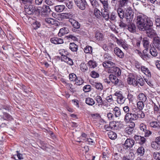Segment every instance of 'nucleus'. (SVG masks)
Instances as JSON below:
<instances>
[{
	"instance_id": "774afa93",
	"label": "nucleus",
	"mask_w": 160,
	"mask_h": 160,
	"mask_svg": "<svg viewBox=\"0 0 160 160\" xmlns=\"http://www.w3.org/2000/svg\"><path fill=\"white\" fill-rule=\"evenodd\" d=\"M158 144L157 142H156V140H155V141L152 142L151 145L152 148L156 150L158 149Z\"/></svg>"
},
{
	"instance_id": "ea45409f",
	"label": "nucleus",
	"mask_w": 160,
	"mask_h": 160,
	"mask_svg": "<svg viewBox=\"0 0 160 160\" xmlns=\"http://www.w3.org/2000/svg\"><path fill=\"white\" fill-rule=\"evenodd\" d=\"M95 99L97 101V102L98 106L102 105L103 104L101 97L99 96H97L95 98Z\"/></svg>"
},
{
	"instance_id": "39448f33",
	"label": "nucleus",
	"mask_w": 160,
	"mask_h": 160,
	"mask_svg": "<svg viewBox=\"0 0 160 160\" xmlns=\"http://www.w3.org/2000/svg\"><path fill=\"white\" fill-rule=\"evenodd\" d=\"M114 95L117 97V102L119 104H122L124 103L127 98L123 96L121 92H116Z\"/></svg>"
},
{
	"instance_id": "c756f323",
	"label": "nucleus",
	"mask_w": 160,
	"mask_h": 160,
	"mask_svg": "<svg viewBox=\"0 0 160 160\" xmlns=\"http://www.w3.org/2000/svg\"><path fill=\"white\" fill-rule=\"evenodd\" d=\"M95 37L97 40L98 41H102L103 40L104 36L103 34L100 32H96L95 33Z\"/></svg>"
},
{
	"instance_id": "dca6fc26",
	"label": "nucleus",
	"mask_w": 160,
	"mask_h": 160,
	"mask_svg": "<svg viewBox=\"0 0 160 160\" xmlns=\"http://www.w3.org/2000/svg\"><path fill=\"white\" fill-rule=\"evenodd\" d=\"M60 16L63 19H72L73 14L71 12L63 13L60 14Z\"/></svg>"
},
{
	"instance_id": "a878e982",
	"label": "nucleus",
	"mask_w": 160,
	"mask_h": 160,
	"mask_svg": "<svg viewBox=\"0 0 160 160\" xmlns=\"http://www.w3.org/2000/svg\"><path fill=\"white\" fill-rule=\"evenodd\" d=\"M108 9H103V11L102 10L101 12V15L105 18L106 20H108L109 18V13L108 10Z\"/></svg>"
},
{
	"instance_id": "6e6d98bb",
	"label": "nucleus",
	"mask_w": 160,
	"mask_h": 160,
	"mask_svg": "<svg viewBox=\"0 0 160 160\" xmlns=\"http://www.w3.org/2000/svg\"><path fill=\"white\" fill-rule=\"evenodd\" d=\"M75 81V83L78 85H82L83 82V80L80 77L77 78Z\"/></svg>"
},
{
	"instance_id": "412c9836",
	"label": "nucleus",
	"mask_w": 160,
	"mask_h": 160,
	"mask_svg": "<svg viewBox=\"0 0 160 160\" xmlns=\"http://www.w3.org/2000/svg\"><path fill=\"white\" fill-rule=\"evenodd\" d=\"M102 65L104 67L111 69V68L115 66V64L111 61H108L106 62H103Z\"/></svg>"
},
{
	"instance_id": "f3484780",
	"label": "nucleus",
	"mask_w": 160,
	"mask_h": 160,
	"mask_svg": "<svg viewBox=\"0 0 160 160\" xmlns=\"http://www.w3.org/2000/svg\"><path fill=\"white\" fill-rule=\"evenodd\" d=\"M69 22L75 29H78L80 27V24L76 20L74 19L69 20ZM75 30V29H74Z\"/></svg>"
},
{
	"instance_id": "c85d7f7f",
	"label": "nucleus",
	"mask_w": 160,
	"mask_h": 160,
	"mask_svg": "<svg viewBox=\"0 0 160 160\" xmlns=\"http://www.w3.org/2000/svg\"><path fill=\"white\" fill-rule=\"evenodd\" d=\"M65 6L63 5H57L54 7V9L57 12H61L63 11Z\"/></svg>"
},
{
	"instance_id": "1a4fd4ad",
	"label": "nucleus",
	"mask_w": 160,
	"mask_h": 160,
	"mask_svg": "<svg viewBox=\"0 0 160 160\" xmlns=\"http://www.w3.org/2000/svg\"><path fill=\"white\" fill-rule=\"evenodd\" d=\"M51 11L49 6L47 5H43L41 9L42 15L45 17L48 16Z\"/></svg>"
},
{
	"instance_id": "de8ad7c7",
	"label": "nucleus",
	"mask_w": 160,
	"mask_h": 160,
	"mask_svg": "<svg viewBox=\"0 0 160 160\" xmlns=\"http://www.w3.org/2000/svg\"><path fill=\"white\" fill-rule=\"evenodd\" d=\"M11 108L8 105H2L0 107V110H2L3 112L5 111H11Z\"/></svg>"
},
{
	"instance_id": "864d4df0",
	"label": "nucleus",
	"mask_w": 160,
	"mask_h": 160,
	"mask_svg": "<svg viewBox=\"0 0 160 160\" xmlns=\"http://www.w3.org/2000/svg\"><path fill=\"white\" fill-rule=\"evenodd\" d=\"M144 102L139 101L137 103V107L139 110H142L144 107Z\"/></svg>"
},
{
	"instance_id": "338daca9",
	"label": "nucleus",
	"mask_w": 160,
	"mask_h": 160,
	"mask_svg": "<svg viewBox=\"0 0 160 160\" xmlns=\"http://www.w3.org/2000/svg\"><path fill=\"white\" fill-rule=\"evenodd\" d=\"M91 76L93 78H96L99 77V75L96 72L93 71L91 72Z\"/></svg>"
},
{
	"instance_id": "e2e57ef3",
	"label": "nucleus",
	"mask_w": 160,
	"mask_h": 160,
	"mask_svg": "<svg viewBox=\"0 0 160 160\" xmlns=\"http://www.w3.org/2000/svg\"><path fill=\"white\" fill-rule=\"evenodd\" d=\"M77 78L76 74L73 73L70 74L69 75V79L72 81H75Z\"/></svg>"
},
{
	"instance_id": "7ed1b4c3",
	"label": "nucleus",
	"mask_w": 160,
	"mask_h": 160,
	"mask_svg": "<svg viewBox=\"0 0 160 160\" xmlns=\"http://www.w3.org/2000/svg\"><path fill=\"white\" fill-rule=\"evenodd\" d=\"M109 80L111 82L114 84V85L120 87L123 86L124 83L120 79H118L117 77L113 74H110L109 77Z\"/></svg>"
},
{
	"instance_id": "9d476101",
	"label": "nucleus",
	"mask_w": 160,
	"mask_h": 160,
	"mask_svg": "<svg viewBox=\"0 0 160 160\" xmlns=\"http://www.w3.org/2000/svg\"><path fill=\"white\" fill-rule=\"evenodd\" d=\"M25 12L28 14L31 15L36 11L35 7L32 5H26L24 7Z\"/></svg>"
},
{
	"instance_id": "e433bc0d",
	"label": "nucleus",
	"mask_w": 160,
	"mask_h": 160,
	"mask_svg": "<svg viewBox=\"0 0 160 160\" xmlns=\"http://www.w3.org/2000/svg\"><path fill=\"white\" fill-rule=\"evenodd\" d=\"M145 152V149L143 147L140 146L138 148L137 151V153L138 155L142 156Z\"/></svg>"
},
{
	"instance_id": "2f4dec72",
	"label": "nucleus",
	"mask_w": 160,
	"mask_h": 160,
	"mask_svg": "<svg viewBox=\"0 0 160 160\" xmlns=\"http://www.w3.org/2000/svg\"><path fill=\"white\" fill-rule=\"evenodd\" d=\"M150 52L152 55L154 57L158 55V52L156 49L154 47H152L150 45Z\"/></svg>"
},
{
	"instance_id": "f8f14e48",
	"label": "nucleus",
	"mask_w": 160,
	"mask_h": 160,
	"mask_svg": "<svg viewBox=\"0 0 160 160\" xmlns=\"http://www.w3.org/2000/svg\"><path fill=\"white\" fill-rule=\"evenodd\" d=\"M128 22L127 24V28L131 32H136V28L135 24L131 22Z\"/></svg>"
},
{
	"instance_id": "a211bd4d",
	"label": "nucleus",
	"mask_w": 160,
	"mask_h": 160,
	"mask_svg": "<svg viewBox=\"0 0 160 160\" xmlns=\"http://www.w3.org/2000/svg\"><path fill=\"white\" fill-rule=\"evenodd\" d=\"M153 43L156 48L160 51V38L157 36L153 39Z\"/></svg>"
},
{
	"instance_id": "a19ab883",
	"label": "nucleus",
	"mask_w": 160,
	"mask_h": 160,
	"mask_svg": "<svg viewBox=\"0 0 160 160\" xmlns=\"http://www.w3.org/2000/svg\"><path fill=\"white\" fill-rule=\"evenodd\" d=\"M86 103L87 104L90 105L92 106L95 103V102L94 100L90 98H87L86 99Z\"/></svg>"
},
{
	"instance_id": "052dcab7",
	"label": "nucleus",
	"mask_w": 160,
	"mask_h": 160,
	"mask_svg": "<svg viewBox=\"0 0 160 160\" xmlns=\"http://www.w3.org/2000/svg\"><path fill=\"white\" fill-rule=\"evenodd\" d=\"M91 86L89 85H87L85 86L83 88V91L85 92H89L91 90Z\"/></svg>"
},
{
	"instance_id": "49530a36",
	"label": "nucleus",
	"mask_w": 160,
	"mask_h": 160,
	"mask_svg": "<svg viewBox=\"0 0 160 160\" xmlns=\"http://www.w3.org/2000/svg\"><path fill=\"white\" fill-rule=\"evenodd\" d=\"M108 136L111 139H115L117 138L116 134L112 131L109 132L108 133Z\"/></svg>"
},
{
	"instance_id": "4c0bfd02",
	"label": "nucleus",
	"mask_w": 160,
	"mask_h": 160,
	"mask_svg": "<svg viewBox=\"0 0 160 160\" xmlns=\"http://www.w3.org/2000/svg\"><path fill=\"white\" fill-rule=\"evenodd\" d=\"M89 68H94L97 66V64L96 62L93 60H90L88 63Z\"/></svg>"
},
{
	"instance_id": "ddd939ff",
	"label": "nucleus",
	"mask_w": 160,
	"mask_h": 160,
	"mask_svg": "<svg viewBox=\"0 0 160 160\" xmlns=\"http://www.w3.org/2000/svg\"><path fill=\"white\" fill-rule=\"evenodd\" d=\"M134 139L137 143L141 145H142L146 142V139L143 137L135 135L134 137Z\"/></svg>"
},
{
	"instance_id": "69168bd1",
	"label": "nucleus",
	"mask_w": 160,
	"mask_h": 160,
	"mask_svg": "<svg viewBox=\"0 0 160 160\" xmlns=\"http://www.w3.org/2000/svg\"><path fill=\"white\" fill-rule=\"evenodd\" d=\"M110 127L112 129H117V127L116 125V122L115 121H112L109 123Z\"/></svg>"
},
{
	"instance_id": "bb28decb",
	"label": "nucleus",
	"mask_w": 160,
	"mask_h": 160,
	"mask_svg": "<svg viewBox=\"0 0 160 160\" xmlns=\"http://www.w3.org/2000/svg\"><path fill=\"white\" fill-rule=\"evenodd\" d=\"M150 125L151 127L157 129H160V123L156 121H152L150 122Z\"/></svg>"
},
{
	"instance_id": "603ef678",
	"label": "nucleus",
	"mask_w": 160,
	"mask_h": 160,
	"mask_svg": "<svg viewBox=\"0 0 160 160\" xmlns=\"http://www.w3.org/2000/svg\"><path fill=\"white\" fill-rule=\"evenodd\" d=\"M84 50L86 53H91L92 52V48L90 46H87L84 48Z\"/></svg>"
},
{
	"instance_id": "b1692460",
	"label": "nucleus",
	"mask_w": 160,
	"mask_h": 160,
	"mask_svg": "<svg viewBox=\"0 0 160 160\" xmlns=\"http://www.w3.org/2000/svg\"><path fill=\"white\" fill-rule=\"evenodd\" d=\"M45 22L50 25H54L57 20L51 18L47 17L44 19Z\"/></svg>"
},
{
	"instance_id": "5701e85b",
	"label": "nucleus",
	"mask_w": 160,
	"mask_h": 160,
	"mask_svg": "<svg viewBox=\"0 0 160 160\" xmlns=\"http://www.w3.org/2000/svg\"><path fill=\"white\" fill-rule=\"evenodd\" d=\"M122 7H118L117 9V12L119 17L121 19H123L124 16V12L123 9L122 8Z\"/></svg>"
},
{
	"instance_id": "4be33fe9",
	"label": "nucleus",
	"mask_w": 160,
	"mask_h": 160,
	"mask_svg": "<svg viewBox=\"0 0 160 160\" xmlns=\"http://www.w3.org/2000/svg\"><path fill=\"white\" fill-rule=\"evenodd\" d=\"M69 32L68 29L66 27H63L60 29L58 35L59 37H61L68 33Z\"/></svg>"
},
{
	"instance_id": "9b49d317",
	"label": "nucleus",
	"mask_w": 160,
	"mask_h": 160,
	"mask_svg": "<svg viewBox=\"0 0 160 160\" xmlns=\"http://www.w3.org/2000/svg\"><path fill=\"white\" fill-rule=\"evenodd\" d=\"M116 1L118 3V6L122 8L126 6L129 2V0H112L111 3L112 4H115Z\"/></svg>"
},
{
	"instance_id": "f03ea898",
	"label": "nucleus",
	"mask_w": 160,
	"mask_h": 160,
	"mask_svg": "<svg viewBox=\"0 0 160 160\" xmlns=\"http://www.w3.org/2000/svg\"><path fill=\"white\" fill-rule=\"evenodd\" d=\"M59 53L61 55V61H64L70 66H72L73 64L72 60L68 57V56L69 54L67 51H65L63 49Z\"/></svg>"
},
{
	"instance_id": "680f3d73",
	"label": "nucleus",
	"mask_w": 160,
	"mask_h": 160,
	"mask_svg": "<svg viewBox=\"0 0 160 160\" xmlns=\"http://www.w3.org/2000/svg\"><path fill=\"white\" fill-rule=\"evenodd\" d=\"M80 68L82 72H85L88 70L86 65L84 63H82L80 65Z\"/></svg>"
},
{
	"instance_id": "0e129e2a",
	"label": "nucleus",
	"mask_w": 160,
	"mask_h": 160,
	"mask_svg": "<svg viewBox=\"0 0 160 160\" xmlns=\"http://www.w3.org/2000/svg\"><path fill=\"white\" fill-rule=\"evenodd\" d=\"M139 128L142 131L144 132L147 130L146 126L144 123H142L139 125Z\"/></svg>"
},
{
	"instance_id": "4468645a",
	"label": "nucleus",
	"mask_w": 160,
	"mask_h": 160,
	"mask_svg": "<svg viewBox=\"0 0 160 160\" xmlns=\"http://www.w3.org/2000/svg\"><path fill=\"white\" fill-rule=\"evenodd\" d=\"M110 72L112 73H114L117 76H120L121 74V69L115 67L111 68V69H109Z\"/></svg>"
},
{
	"instance_id": "3c124183",
	"label": "nucleus",
	"mask_w": 160,
	"mask_h": 160,
	"mask_svg": "<svg viewBox=\"0 0 160 160\" xmlns=\"http://www.w3.org/2000/svg\"><path fill=\"white\" fill-rule=\"evenodd\" d=\"M152 157L156 160H160V152H154L152 153Z\"/></svg>"
},
{
	"instance_id": "6ab92c4d",
	"label": "nucleus",
	"mask_w": 160,
	"mask_h": 160,
	"mask_svg": "<svg viewBox=\"0 0 160 160\" xmlns=\"http://www.w3.org/2000/svg\"><path fill=\"white\" fill-rule=\"evenodd\" d=\"M50 41L54 44H60L63 43V39L55 37L51 38Z\"/></svg>"
},
{
	"instance_id": "0eeeda50",
	"label": "nucleus",
	"mask_w": 160,
	"mask_h": 160,
	"mask_svg": "<svg viewBox=\"0 0 160 160\" xmlns=\"http://www.w3.org/2000/svg\"><path fill=\"white\" fill-rule=\"evenodd\" d=\"M77 6L80 9L84 10L86 8V5L87 3L86 0H74Z\"/></svg>"
},
{
	"instance_id": "2eb2a0df",
	"label": "nucleus",
	"mask_w": 160,
	"mask_h": 160,
	"mask_svg": "<svg viewBox=\"0 0 160 160\" xmlns=\"http://www.w3.org/2000/svg\"><path fill=\"white\" fill-rule=\"evenodd\" d=\"M128 84H132L134 86H136L138 85V82H137V80L134 78V77L133 76H129L127 80Z\"/></svg>"
},
{
	"instance_id": "f257e3e1",
	"label": "nucleus",
	"mask_w": 160,
	"mask_h": 160,
	"mask_svg": "<svg viewBox=\"0 0 160 160\" xmlns=\"http://www.w3.org/2000/svg\"><path fill=\"white\" fill-rule=\"evenodd\" d=\"M136 23L139 30L142 31H145L147 27L153 25L152 21L147 16L143 14L137 16Z\"/></svg>"
},
{
	"instance_id": "13d9d810",
	"label": "nucleus",
	"mask_w": 160,
	"mask_h": 160,
	"mask_svg": "<svg viewBox=\"0 0 160 160\" xmlns=\"http://www.w3.org/2000/svg\"><path fill=\"white\" fill-rule=\"evenodd\" d=\"M122 20V19H121L120 20V22H119V26L122 28H127V24L124 22Z\"/></svg>"
},
{
	"instance_id": "8fccbe9b",
	"label": "nucleus",
	"mask_w": 160,
	"mask_h": 160,
	"mask_svg": "<svg viewBox=\"0 0 160 160\" xmlns=\"http://www.w3.org/2000/svg\"><path fill=\"white\" fill-rule=\"evenodd\" d=\"M94 13L95 17L98 18H100L102 16L100 10L97 8H95L94 10Z\"/></svg>"
},
{
	"instance_id": "a18cd8bd",
	"label": "nucleus",
	"mask_w": 160,
	"mask_h": 160,
	"mask_svg": "<svg viewBox=\"0 0 160 160\" xmlns=\"http://www.w3.org/2000/svg\"><path fill=\"white\" fill-rule=\"evenodd\" d=\"M103 58L105 60L104 62H106L108 61H112L113 59L112 58L108 53L105 54L103 56Z\"/></svg>"
},
{
	"instance_id": "09e8293b",
	"label": "nucleus",
	"mask_w": 160,
	"mask_h": 160,
	"mask_svg": "<svg viewBox=\"0 0 160 160\" xmlns=\"http://www.w3.org/2000/svg\"><path fill=\"white\" fill-rule=\"evenodd\" d=\"M3 113L4 116V117H3L4 118V119H5V121H11L13 119L12 117L9 114L5 112H3Z\"/></svg>"
},
{
	"instance_id": "bf43d9fd",
	"label": "nucleus",
	"mask_w": 160,
	"mask_h": 160,
	"mask_svg": "<svg viewBox=\"0 0 160 160\" xmlns=\"http://www.w3.org/2000/svg\"><path fill=\"white\" fill-rule=\"evenodd\" d=\"M44 2L48 6H52L55 4L54 0H44Z\"/></svg>"
},
{
	"instance_id": "79ce46f5",
	"label": "nucleus",
	"mask_w": 160,
	"mask_h": 160,
	"mask_svg": "<svg viewBox=\"0 0 160 160\" xmlns=\"http://www.w3.org/2000/svg\"><path fill=\"white\" fill-rule=\"evenodd\" d=\"M138 119L143 118L145 116V114L142 110H139L136 112Z\"/></svg>"
},
{
	"instance_id": "cd10ccee",
	"label": "nucleus",
	"mask_w": 160,
	"mask_h": 160,
	"mask_svg": "<svg viewBox=\"0 0 160 160\" xmlns=\"http://www.w3.org/2000/svg\"><path fill=\"white\" fill-rule=\"evenodd\" d=\"M112 112L114 114L116 117H119L121 114L120 109L117 107H115L114 108Z\"/></svg>"
},
{
	"instance_id": "72a5a7b5",
	"label": "nucleus",
	"mask_w": 160,
	"mask_h": 160,
	"mask_svg": "<svg viewBox=\"0 0 160 160\" xmlns=\"http://www.w3.org/2000/svg\"><path fill=\"white\" fill-rule=\"evenodd\" d=\"M141 69L142 71L148 76L149 77H151V72L147 68L145 67L142 66V67Z\"/></svg>"
},
{
	"instance_id": "c9c22d12",
	"label": "nucleus",
	"mask_w": 160,
	"mask_h": 160,
	"mask_svg": "<svg viewBox=\"0 0 160 160\" xmlns=\"http://www.w3.org/2000/svg\"><path fill=\"white\" fill-rule=\"evenodd\" d=\"M78 46L74 43H70L69 48L72 52H76L78 49Z\"/></svg>"
},
{
	"instance_id": "393cba45",
	"label": "nucleus",
	"mask_w": 160,
	"mask_h": 160,
	"mask_svg": "<svg viewBox=\"0 0 160 160\" xmlns=\"http://www.w3.org/2000/svg\"><path fill=\"white\" fill-rule=\"evenodd\" d=\"M142 43L145 48L148 49L149 42L148 38L147 37L142 38Z\"/></svg>"
},
{
	"instance_id": "473e14b6",
	"label": "nucleus",
	"mask_w": 160,
	"mask_h": 160,
	"mask_svg": "<svg viewBox=\"0 0 160 160\" xmlns=\"http://www.w3.org/2000/svg\"><path fill=\"white\" fill-rule=\"evenodd\" d=\"M138 98L139 101L145 102L147 100L146 96L143 93H139L138 96Z\"/></svg>"
},
{
	"instance_id": "f704fd0d",
	"label": "nucleus",
	"mask_w": 160,
	"mask_h": 160,
	"mask_svg": "<svg viewBox=\"0 0 160 160\" xmlns=\"http://www.w3.org/2000/svg\"><path fill=\"white\" fill-rule=\"evenodd\" d=\"M113 44L111 43H109L108 46H107L106 45H103V48L104 50L105 51L108 52L109 51H111L112 50Z\"/></svg>"
},
{
	"instance_id": "20e7f679",
	"label": "nucleus",
	"mask_w": 160,
	"mask_h": 160,
	"mask_svg": "<svg viewBox=\"0 0 160 160\" xmlns=\"http://www.w3.org/2000/svg\"><path fill=\"white\" fill-rule=\"evenodd\" d=\"M152 26H149L146 27L145 31H146V33L147 36L150 38H153L157 36V34L154 30L152 28Z\"/></svg>"
},
{
	"instance_id": "7c9ffc66",
	"label": "nucleus",
	"mask_w": 160,
	"mask_h": 160,
	"mask_svg": "<svg viewBox=\"0 0 160 160\" xmlns=\"http://www.w3.org/2000/svg\"><path fill=\"white\" fill-rule=\"evenodd\" d=\"M92 85L98 90H101L103 89V86L102 84L100 82H93Z\"/></svg>"
},
{
	"instance_id": "6e6552de",
	"label": "nucleus",
	"mask_w": 160,
	"mask_h": 160,
	"mask_svg": "<svg viewBox=\"0 0 160 160\" xmlns=\"http://www.w3.org/2000/svg\"><path fill=\"white\" fill-rule=\"evenodd\" d=\"M134 140L132 139H127L123 144L124 148L125 150H127L128 148H132L134 145Z\"/></svg>"
},
{
	"instance_id": "4d7b16f0",
	"label": "nucleus",
	"mask_w": 160,
	"mask_h": 160,
	"mask_svg": "<svg viewBox=\"0 0 160 160\" xmlns=\"http://www.w3.org/2000/svg\"><path fill=\"white\" fill-rule=\"evenodd\" d=\"M117 17L116 14L115 12H112L109 16V19L112 21H114L116 20Z\"/></svg>"
},
{
	"instance_id": "58836bf2",
	"label": "nucleus",
	"mask_w": 160,
	"mask_h": 160,
	"mask_svg": "<svg viewBox=\"0 0 160 160\" xmlns=\"http://www.w3.org/2000/svg\"><path fill=\"white\" fill-rule=\"evenodd\" d=\"M137 80V82H138V84H139L141 86L144 85L145 82L143 78L141 76H137L136 78Z\"/></svg>"
},
{
	"instance_id": "c03bdc74",
	"label": "nucleus",
	"mask_w": 160,
	"mask_h": 160,
	"mask_svg": "<svg viewBox=\"0 0 160 160\" xmlns=\"http://www.w3.org/2000/svg\"><path fill=\"white\" fill-rule=\"evenodd\" d=\"M131 114L132 113L131 112L126 114L124 119L125 122H128L131 121Z\"/></svg>"
},
{
	"instance_id": "5fc2aeb1",
	"label": "nucleus",
	"mask_w": 160,
	"mask_h": 160,
	"mask_svg": "<svg viewBox=\"0 0 160 160\" xmlns=\"http://www.w3.org/2000/svg\"><path fill=\"white\" fill-rule=\"evenodd\" d=\"M125 132L128 134L130 135L133 132L134 128L132 127H128L125 128Z\"/></svg>"
},
{
	"instance_id": "37998d69",
	"label": "nucleus",
	"mask_w": 160,
	"mask_h": 160,
	"mask_svg": "<svg viewBox=\"0 0 160 160\" xmlns=\"http://www.w3.org/2000/svg\"><path fill=\"white\" fill-rule=\"evenodd\" d=\"M104 9H108L109 7L108 0H100Z\"/></svg>"
},
{
	"instance_id": "aec40b11",
	"label": "nucleus",
	"mask_w": 160,
	"mask_h": 160,
	"mask_svg": "<svg viewBox=\"0 0 160 160\" xmlns=\"http://www.w3.org/2000/svg\"><path fill=\"white\" fill-rule=\"evenodd\" d=\"M114 52L115 55L120 58L124 57V53L119 48L116 47L114 48Z\"/></svg>"
},
{
	"instance_id": "423d86ee",
	"label": "nucleus",
	"mask_w": 160,
	"mask_h": 160,
	"mask_svg": "<svg viewBox=\"0 0 160 160\" xmlns=\"http://www.w3.org/2000/svg\"><path fill=\"white\" fill-rule=\"evenodd\" d=\"M124 17L128 22H132L133 18V12L130 9H128L125 13Z\"/></svg>"
}]
</instances>
